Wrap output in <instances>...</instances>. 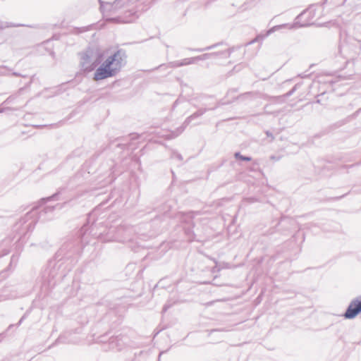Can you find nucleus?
Listing matches in <instances>:
<instances>
[{
	"label": "nucleus",
	"mask_w": 361,
	"mask_h": 361,
	"mask_svg": "<svg viewBox=\"0 0 361 361\" xmlns=\"http://www.w3.org/2000/svg\"><path fill=\"white\" fill-rule=\"evenodd\" d=\"M243 159H244V160H247V161L250 160V158H243Z\"/></svg>",
	"instance_id": "obj_3"
},
{
	"label": "nucleus",
	"mask_w": 361,
	"mask_h": 361,
	"mask_svg": "<svg viewBox=\"0 0 361 361\" xmlns=\"http://www.w3.org/2000/svg\"><path fill=\"white\" fill-rule=\"evenodd\" d=\"M122 60L120 51L116 52L109 57L102 65L98 68L94 73V80H101L114 75L118 68L121 66Z\"/></svg>",
	"instance_id": "obj_1"
},
{
	"label": "nucleus",
	"mask_w": 361,
	"mask_h": 361,
	"mask_svg": "<svg viewBox=\"0 0 361 361\" xmlns=\"http://www.w3.org/2000/svg\"><path fill=\"white\" fill-rule=\"evenodd\" d=\"M361 312V300H353L349 305L345 313V317L352 319Z\"/></svg>",
	"instance_id": "obj_2"
}]
</instances>
